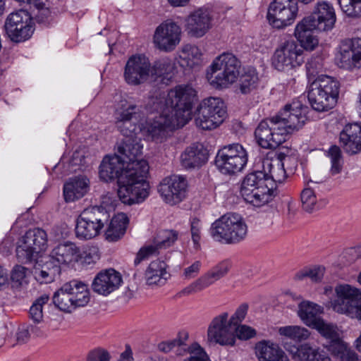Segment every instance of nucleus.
I'll return each instance as SVG.
<instances>
[{
    "instance_id": "13d9d810",
    "label": "nucleus",
    "mask_w": 361,
    "mask_h": 361,
    "mask_svg": "<svg viewBox=\"0 0 361 361\" xmlns=\"http://www.w3.org/2000/svg\"><path fill=\"white\" fill-rule=\"evenodd\" d=\"M30 274V271L27 268L17 264L11 270V279L17 286H22L24 283H27V278Z\"/></svg>"
},
{
    "instance_id": "6e6552de",
    "label": "nucleus",
    "mask_w": 361,
    "mask_h": 361,
    "mask_svg": "<svg viewBox=\"0 0 361 361\" xmlns=\"http://www.w3.org/2000/svg\"><path fill=\"white\" fill-rule=\"evenodd\" d=\"M338 93V82L329 76L322 75L311 84L307 97L312 109L322 112L336 105Z\"/></svg>"
},
{
    "instance_id": "a19ab883",
    "label": "nucleus",
    "mask_w": 361,
    "mask_h": 361,
    "mask_svg": "<svg viewBox=\"0 0 361 361\" xmlns=\"http://www.w3.org/2000/svg\"><path fill=\"white\" fill-rule=\"evenodd\" d=\"M60 274L61 267L49 259L42 265L41 269L35 267L34 271L35 278L40 283H50Z\"/></svg>"
},
{
    "instance_id": "c85d7f7f",
    "label": "nucleus",
    "mask_w": 361,
    "mask_h": 361,
    "mask_svg": "<svg viewBox=\"0 0 361 361\" xmlns=\"http://www.w3.org/2000/svg\"><path fill=\"white\" fill-rule=\"evenodd\" d=\"M307 17L317 24L319 31L331 30L336 19L334 7L325 1L317 2L313 12Z\"/></svg>"
},
{
    "instance_id": "72a5a7b5",
    "label": "nucleus",
    "mask_w": 361,
    "mask_h": 361,
    "mask_svg": "<svg viewBox=\"0 0 361 361\" xmlns=\"http://www.w3.org/2000/svg\"><path fill=\"white\" fill-rule=\"evenodd\" d=\"M167 265L164 261L152 262L145 271L146 282L148 285H164L170 274L166 271Z\"/></svg>"
},
{
    "instance_id": "f257e3e1",
    "label": "nucleus",
    "mask_w": 361,
    "mask_h": 361,
    "mask_svg": "<svg viewBox=\"0 0 361 361\" xmlns=\"http://www.w3.org/2000/svg\"><path fill=\"white\" fill-rule=\"evenodd\" d=\"M305 121L300 107L286 104L276 116L262 121L255 135L262 147L276 148L286 140L288 134L302 128Z\"/></svg>"
},
{
    "instance_id": "bb28decb",
    "label": "nucleus",
    "mask_w": 361,
    "mask_h": 361,
    "mask_svg": "<svg viewBox=\"0 0 361 361\" xmlns=\"http://www.w3.org/2000/svg\"><path fill=\"white\" fill-rule=\"evenodd\" d=\"M339 142L343 150L349 154L361 151V123H348L339 135Z\"/></svg>"
},
{
    "instance_id": "20e7f679",
    "label": "nucleus",
    "mask_w": 361,
    "mask_h": 361,
    "mask_svg": "<svg viewBox=\"0 0 361 361\" xmlns=\"http://www.w3.org/2000/svg\"><path fill=\"white\" fill-rule=\"evenodd\" d=\"M126 164L120 156L117 154L106 156L99 166V176L106 182L117 178L118 185V196L123 203L130 205L142 202L149 195V190H147V194L144 196L140 195L142 192L140 191L141 188L135 185L133 180L132 185L128 187V192L125 194L126 197L121 196L120 193L121 184L119 183V179L123 176H126Z\"/></svg>"
},
{
    "instance_id": "774afa93",
    "label": "nucleus",
    "mask_w": 361,
    "mask_h": 361,
    "mask_svg": "<svg viewBox=\"0 0 361 361\" xmlns=\"http://www.w3.org/2000/svg\"><path fill=\"white\" fill-rule=\"evenodd\" d=\"M202 264L200 261H195L190 266L183 269V275L186 279H193L197 276L200 272Z\"/></svg>"
},
{
    "instance_id": "9d476101",
    "label": "nucleus",
    "mask_w": 361,
    "mask_h": 361,
    "mask_svg": "<svg viewBox=\"0 0 361 361\" xmlns=\"http://www.w3.org/2000/svg\"><path fill=\"white\" fill-rule=\"evenodd\" d=\"M336 298L331 302L333 310L361 321V291L348 284L336 286Z\"/></svg>"
},
{
    "instance_id": "69168bd1",
    "label": "nucleus",
    "mask_w": 361,
    "mask_h": 361,
    "mask_svg": "<svg viewBox=\"0 0 361 361\" xmlns=\"http://www.w3.org/2000/svg\"><path fill=\"white\" fill-rule=\"evenodd\" d=\"M109 352L101 348H95L89 352L86 361H110Z\"/></svg>"
},
{
    "instance_id": "f704fd0d",
    "label": "nucleus",
    "mask_w": 361,
    "mask_h": 361,
    "mask_svg": "<svg viewBox=\"0 0 361 361\" xmlns=\"http://www.w3.org/2000/svg\"><path fill=\"white\" fill-rule=\"evenodd\" d=\"M128 218L124 213H118L111 220L105 232V238L109 242H116L125 234Z\"/></svg>"
},
{
    "instance_id": "e2e57ef3",
    "label": "nucleus",
    "mask_w": 361,
    "mask_h": 361,
    "mask_svg": "<svg viewBox=\"0 0 361 361\" xmlns=\"http://www.w3.org/2000/svg\"><path fill=\"white\" fill-rule=\"evenodd\" d=\"M235 338L246 341L255 337L256 331L249 326L239 324L235 326Z\"/></svg>"
},
{
    "instance_id": "a211bd4d",
    "label": "nucleus",
    "mask_w": 361,
    "mask_h": 361,
    "mask_svg": "<svg viewBox=\"0 0 361 361\" xmlns=\"http://www.w3.org/2000/svg\"><path fill=\"white\" fill-rule=\"evenodd\" d=\"M231 264L228 262L223 261L214 267L210 271L191 283L176 294L178 298L188 296L201 292L215 281L227 274Z\"/></svg>"
},
{
    "instance_id": "7ed1b4c3",
    "label": "nucleus",
    "mask_w": 361,
    "mask_h": 361,
    "mask_svg": "<svg viewBox=\"0 0 361 361\" xmlns=\"http://www.w3.org/2000/svg\"><path fill=\"white\" fill-rule=\"evenodd\" d=\"M197 100V92L190 85H178L167 97L158 94L149 98L148 108L152 111L169 110L173 114L177 125L183 126L192 118V109Z\"/></svg>"
},
{
    "instance_id": "ea45409f",
    "label": "nucleus",
    "mask_w": 361,
    "mask_h": 361,
    "mask_svg": "<svg viewBox=\"0 0 361 361\" xmlns=\"http://www.w3.org/2000/svg\"><path fill=\"white\" fill-rule=\"evenodd\" d=\"M71 286L64 283L53 296L54 304L61 311L71 312L72 310L79 307L75 305L71 293H68L71 289Z\"/></svg>"
},
{
    "instance_id": "680f3d73",
    "label": "nucleus",
    "mask_w": 361,
    "mask_h": 361,
    "mask_svg": "<svg viewBox=\"0 0 361 361\" xmlns=\"http://www.w3.org/2000/svg\"><path fill=\"white\" fill-rule=\"evenodd\" d=\"M201 225L200 220L196 217L192 218L190 221V232L192 240L193 242L194 248L196 250L200 248V239H201Z\"/></svg>"
},
{
    "instance_id": "ddd939ff",
    "label": "nucleus",
    "mask_w": 361,
    "mask_h": 361,
    "mask_svg": "<svg viewBox=\"0 0 361 361\" xmlns=\"http://www.w3.org/2000/svg\"><path fill=\"white\" fill-rule=\"evenodd\" d=\"M304 49L295 39L281 42L275 50L272 64L276 69L283 71L301 66L304 63Z\"/></svg>"
},
{
    "instance_id": "bf43d9fd",
    "label": "nucleus",
    "mask_w": 361,
    "mask_h": 361,
    "mask_svg": "<svg viewBox=\"0 0 361 361\" xmlns=\"http://www.w3.org/2000/svg\"><path fill=\"white\" fill-rule=\"evenodd\" d=\"M187 352L190 354V356L185 358L184 361H210L204 350L197 343H193L188 346Z\"/></svg>"
},
{
    "instance_id": "338daca9",
    "label": "nucleus",
    "mask_w": 361,
    "mask_h": 361,
    "mask_svg": "<svg viewBox=\"0 0 361 361\" xmlns=\"http://www.w3.org/2000/svg\"><path fill=\"white\" fill-rule=\"evenodd\" d=\"M16 337L18 344L25 343L30 340V333L28 329L27 324H23L18 327Z\"/></svg>"
},
{
    "instance_id": "a878e982",
    "label": "nucleus",
    "mask_w": 361,
    "mask_h": 361,
    "mask_svg": "<svg viewBox=\"0 0 361 361\" xmlns=\"http://www.w3.org/2000/svg\"><path fill=\"white\" fill-rule=\"evenodd\" d=\"M317 30H319V27L308 17L297 24L294 34L303 49L312 51L318 45V39L315 35Z\"/></svg>"
},
{
    "instance_id": "6e6d98bb",
    "label": "nucleus",
    "mask_w": 361,
    "mask_h": 361,
    "mask_svg": "<svg viewBox=\"0 0 361 361\" xmlns=\"http://www.w3.org/2000/svg\"><path fill=\"white\" fill-rule=\"evenodd\" d=\"M341 10L348 16H361V0H338Z\"/></svg>"
},
{
    "instance_id": "7c9ffc66",
    "label": "nucleus",
    "mask_w": 361,
    "mask_h": 361,
    "mask_svg": "<svg viewBox=\"0 0 361 361\" xmlns=\"http://www.w3.org/2000/svg\"><path fill=\"white\" fill-rule=\"evenodd\" d=\"M255 353L259 361H288L279 345L269 341H262L255 345Z\"/></svg>"
},
{
    "instance_id": "c9c22d12",
    "label": "nucleus",
    "mask_w": 361,
    "mask_h": 361,
    "mask_svg": "<svg viewBox=\"0 0 361 361\" xmlns=\"http://www.w3.org/2000/svg\"><path fill=\"white\" fill-rule=\"evenodd\" d=\"M323 308L317 304L310 302H302L299 304L298 316L303 322L310 327H313L316 323L322 319L319 316Z\"/></svg>"
},
{
    "instance_id": "4be33fe9",
    "label": "nucleus",
    "mask_w": 361,
    "mask_h": 361,
    "mask_svg": "<svg viewBox=\"0 0 361 361\" xmlns=\"http://www.w3.org/2000/svg\"><path fill=\"white\" fill-rule=\"evenodd\" d=\"M187 181L183 176H172L166 178L159 185L158 190L169 204H175L181 202L186 195Z\"/></svg>"
},
{
    "instance_id": "2f4dec72",
    "label": "nucleus",
    "mask_w": 361,
    "mask_h": 361,
    "mask_svg": "<svg viewBox=\"0 0 361 361\" xmlns=\"http://www.w3.org/2000/svg\"><path fill=\"white\" fill-rule=\"evenodd\" d=\"M288 351L293 359L300 361H331V358L326 352L319 349H313L307 344L298 347L292 346Z\"/></svg>"
},
{
    "instance_id": "37998d69",
    "label": "nucleus",
    "mask_w": 361,
    "mask_h": 361,
    "mask_svg": "<svg viewBox=\"0 0 361 361\" xmlns=\"http://www.w3.org/2000/svg\"><path fill=\"white\" fill-rule=\"evenodd\" d=\"M188 338V334L187 332L179 333L178 338L167 341H163L159 343L158 349L164 353H169L174 348L177 347V354L179 355H184L187 351L186 341Z\"/></svg>"
},
{
    "instance_id": "052dcab7",
    "label": "nucleus",
    "mask_w": 361,
    "mask_h": 361,
    "mask_svg": "<svg viewBox=\"0 0 361 361\" xmlns=\"http://www.w3.org/2000/svg\"><path fill=\"white\" fill-rule=\"evenodd\" d=\"M324 345L333 355L338 358L343 354V352L348 348L347 345L341 338V336H338V340H331Z\"/></svg>"
},
{
    "instance_id": "9b49d317",
    "label": "nucleus",
    "mask_w": 361,
    "mask_h": 361,
    "mask_svg": "<svg viewBox=\"0 0 361 361\" xmlns=\"http://www.w3.org/2000/svg\"><path fill=\"white\" fill-rule=\"evenodd\" d=\"M226 116V107L219 97L202 101L197 109L196 125L203 130H212L221 125Z\"/></svg>"
},
{
    "instance_id": "a18cd8bd",
    "label": "nucleus",
    "mask_w": 361,
    "mask_h": 361,
    "mask_svg": "<svg viewBox=\"0 0 361 361\" xmlns=\"http://www.w3.org/2000/svg\"><path fill=\"white\" fill-rule=\"evenodd\" d=\"M326 156L330 161V173L332 176L341 173L344 166V158L341 148L337 145H332L326 152Z\"/></svg>"
},
{
    "instance_id": "09e8293b",
    "label": "nucleus",
    "mask_w": 361,
    "mask_h": 361,
    "mask_svg": "<svg viewBox=\"0 0 361 361\" xmlns=\"http://www.w3.org/2000/svg\"><path fill=\"white\" fill-rule=\"evenodd\" d=\"M178 231L173 229H164L159 231L154 237L155 243L162 249H166L172 246L178 240Z\"/></svg>"
},
{
    "instance_id": "1a4fd4ad",
    "label": "nucleus",
    "mask_w": 361,
    "mask_h": 361,
    "mask_svg": "<svg viewBox=\"0 0 361 361\" xmlns=\"http://www.w3.org/2000/svg\"><path fill=\"white\" fill-rule=\"evenodd\" d=\"M109 219V214L104 207H92L84 209L77 219L76 237L84 240L96 237Z\"/></svg>"
},
{
    "instance_id": "f03ea898",
    "label": "nucleus",
    "mask_w": 361,
    "mask_h": 361,
    "mask_svg": "<svg viewBox=\"0 0 361 361\" xmlns=\"http://www.w3.org/2000/svg\"><path fill=\"white\" fill-rule=\"evenodd\" d=\"M139 137L124 138L118 148V152L126 164V176L119 179L121 184L120 193L125 196L128 192V187L132 185L133 179L135 185L141 188L140 195L143 196L149 190V183L145 178L149 171V165L146 160L141 159L142 146Z\"/></svg>"
},
{
    "instance_id": "c03bdc74",
    "label": "nucleus",
    "mask_w": 361,
    "mask_h": 361,
    "mask_svg": "<svg viewBox=\"0 0 361 361\" xmlns=\"http://www.w3.org/2000/svg\"><path fill=\"white\" fill-rule=\"evenodd\" d=\"M18 260L21 263L37 262L41 255L23 238L19 240L16 249Z\"/></svg>"
},
{
    "instance_id": "6ab92c4d",
    "label": "nucleus",
    "mask_w": 361,
    "mask_h": 361,
    "mask_svg": "<svg viewBox=\"0 0 361 361\" xmlns=\"http://www.w3.org/2000/svg\"><path fill=\"white\" fill-rule=\"evenodd\" d=\"M181 29L172 20L161 23L154 35V43L160 50L171 51L180 41Z\"/></svg>"
},
{
    "instance_id": "8fccbe9b",
    "label": "nucleus",
    "mask_w": 361,
    "mask_h": 361,
    "mask_svg": "<svg viewBox=\"0 0 361 361\" xmlns=\"http://www.w3.org/2000/svg\"><path fill=\"white\" fill-rule=\"evenodd\" d=\"M313 329H317L319 333L326 339V343L331 340H338L340 336V331L336 325L326 323L322 319L316 323Z\"/></svg>"
},
{
    "instance_id": "aec40b11",
    "label": "nucleus",
    "mask_w": 361,
    "mask_h": 361,
    "mask_svg": "<svg viewBox=\"0 0 361 361\" xmlns=\"http://www.w3.org/2000/svg\"><path fill=\"white\" fill-rule=\"evenodd\" d=\"M150 75V63L147 58L134 55L129 58L125 66L124 78L131 85L145 82Z\"/></svg>"
},
{
    "instance_id": "f8f14e48",
    "label": "nucleus",
    "mask_w": 361,
    "mask_h": 361,
    "mask_svg": "<svg viewBox=\"0 0 361 361\" xmlns=\"http://www.w3.org/2000/svg\"><path fill=\"white\" fill-rule=\"evenodd\" d=\"M247 161V152L238 143L223 147L218 151L215 158L216 166L224 174H235L241 171Z\"/></svg>"
},
{
    "instance_id": "473e14b6",
    "label": "nucleus",
    "mask_w": 361,
    "mask_h": 361,
    "mask_svg": "<svg viewBox=\"0 0 361 361\" xmlns=\"http://www.w3.org/2000/svg\"><path fill=\"white\" fill-rule=\"evenodd\" d=\"M207 160V154L202 146L192 145L187 147L180 156L182 166L185 169L201 166Z\"/></svg>"
},
{
    "instance_id": "393cba45",
    "label": "nucleus",
    "mask_w": 361,
    "mask_h": 361,
    "mask_svg": "<svg viewBox=\"0 0 361 361\" xmlns=\"http://www.w3.org/2000/svg\"><path fill=\"white\" fill-rule=\"evenodd\" d=\"M339 61L348 69L361 66V38L345 40L340 47Z\"/></svg>"
},
{
    "instance_id": "5701e85b",
    "label": "nucleus",
    "mask_w": 361,
    "mask_h": 361,
    "mask_svg": "<svg viewBox=\"0 0 361 361\" xmlns=\"http://www.w3.org/2000/svg\"><path fill=\"white\" fill-rule=\"evenodd\" d=\"M212 16L210 12L199 8L191 13L185 20V30L195 37L204 36L212 27Z\"/></svg>"
},
{
    "instance_id": "dca6fc26",
    "label": "nucleus",
    "mask_w": 361,
    "mask_h": 361,
    "mask_svg": "<svg viewBox=\"0 0 361 361\" xmlns=\"http://www.w3.org/2000/svg\"><path fill=\"white\" fill-rule=\"evenodd\" d=\"M228 313L215 317L207 329V341L212 344L233 346L235 343V328L228 321Z\"/></svg>"
},
{
    "instance_id": "3c124183",
    "label": "nucleus",
    "mask_w": 361,
    "mask_h": 361,
    "mask_svg": "<svg viewBox=\"0 0 361 361\" xmlns=\"http://www.w3.org/2000/svg\"><path fill=\"white\" fill-rule=\"evenodd\" d=\"M258 75L255 70L250 69L245 73L240 80V90L243 94L250 93L255 90L258 83Z\"/></svg>"
},
{
    "instance_id": "e433bc0d",
    "label": "nucleus",
    "mask_w": 361,
    "mask_h": 361,
    "mask_svg": "<svg viewBox=\"0 0 361 361\" xmlns=\"http://www.w3.org/2000/svg\"><path fill=\"white\" fill-rule=\"evenodd\" d=\"M173 69L174 66L170 60L162 59L155 61L150 67V74L154 77V80L160 78V82L168 85L173 76Z\"/></svg>"
},
{
    "instance_id": "603ef678",
    "label": "nucleus",
    "mask_w": 361,
    "mask_h": 361,
    "mask_svg": "<svg viewBox=\"0 0 361 361\" xmlns=\"http://www.w3.org/2000/svg\"><path fill=\"white\" fill-rule=\"evenodd\" d=\"M49 301V296L43 295L38 298L32 305L29 310V318L35 324H39L43 321V305Z\"/></svg>"
},
{
    "instance_id": "c756f323",
    "label": "nucleus",
    "mask_w": 361,
    "mask_h": 361,
    "mask_svg": "<svg viewBox=\"0 0 361 361\" xmlns=\"http://www.w3.org/2000/svg\"><path fill=\"white\" fill-rule=\"evenodd\" d=\"M90 189V180L83 176L70 178L63 185L66 202H74L82 198Z\"/></svg>"
},
{
    "instance_id": "cd10ccee",
    "label": "nucleus",
    "mask_w": 361,
    "mask_h": 361,
    "mask_svg": "<svg viewBox=\"0 0 361 361\" xmlns=\"http://www.w3.org/2000/svg\"><path fill=\"white\" fill-rule=\"evenodd\" d=\"M80 257V248L70 241L58 244L51 250L49 255V259L60 267L61 264L66 265L76 262Z\"/></svg>"
},
{
    "instance_id": "864d4df0",
    "label": "nucleus",
    "mask_w": 361,
    "mask_h": 361,
    "mask_svg": "<svg viewBox=\"0 0 361 361\" xmlns=\"http://www.w3.org/2000/svg\"><path fill=\"white\" fill-rule=\"evenodd\" d=\"M300 200L302 209L307 212L311 213L317 208V198L312 189L305 188L301 192Z\"/></svg>"
},
{
    "instance_id": "412c9836",
    "label": "nucleus",
    "mask_w": 361,
    "mask_h": 361,
    "mask_svg": "<svg viewBox=\"0 0 361 361\" xmlns=\"http://www.w3.org/2000/svg\"><path fill=\"white\" fill-rule=\"evenodd\" d=\"M147 109L151 112L154 111L148 108V103L147 104ZM157 111L160 112V114L159 116H155L148 125L147 133L153 140L162 141L169 132L178 126L173 114L170 113L169 110L159 109Z\"/></svg>"
},
{
    "instance_id": "0e129e2a",
    "label": "nucleus",
    "mask_w": 361,
    "mask_h": 361,
    "mask_svg": "<svg viewBox=\"0 0 361 361\" xmlns=\"http://www.w3.org/2000/svg\"><path fill=\"white\" fill-rule=\"evenodd\" d=\"M248 305L245 303L240 305L235 313L231 317V318L228 321L234 326L235 329V326L240 324V323L244 320L245 316L247 313Z\"/></svg>"
},
{
    "instance_id": "39448f33",
    "label": "nucleus",
    "mask_w": 361,
    "mask_h": 361,
    "mask_svg": "<svg viewBox=\"0 0 361 361\" xmlns=\"http://www.w3.org/2000/svg\"><path fill=\"white\" fill-rule=\"evenodd\" d=\"M273 188L274 184H271L269 178H266V173L256 171L245 176L240 192L247 202L255 207H261L272 200Z\"/></svg>"
},
{
    "instance_id": "5fc2aeb1",
    "label": "nucleus",
    "mask_w": 361,
    "mask_h": 361,
    "mask_svg": "<svg viewBox=\"0 0 361 361\" xmlns=\"http://www.w3.org/2000/svg\"><path fill=\"white\" fill-rule=\"evenodd\" d=\"M160 250L161 249L153 239L152 243L146 245L140 249L134 260L135 265L137 266L142 261L149 259L150 257L159 255Z\"/></svg>"
},
{
    "instance_id": "b1692460",
    "label": "nucleus",
    "mask_w": 361,
    "mask_h": 361,
    "mask_svg": "<svg viewBox=\"0 0 361 361\" xmlns=\"http://www.w3.org/2000/svg\"><path fill=\"white\" fill-rule=\"evenodd\" d=\"M122 283L121 274L114 269L99 272L95 276L92 287L94 292L107 295L119 288Z\"/></svg>"
},
{
    "instance_id": "de8ad7c7",
    "label": "nucleus",
    "mask_w": 361,
    "mask_h": 361,
    "mask_svg": "<svg viewBox=\"0 0 361 361\" xmlns=\"http://www.w3.org/2000/svg\"><path fill=\"white\" fill-rule=\"evenodd\" d=\"M201 55V51L197 47L186 44L182 49L180 58L185 66L193 68L199 63Z\"/></svg>"
},
{
    "instance_id": "4d7b16f0",
    "label": "nucleus",
    "mask_w": 361,
    "mask_h": 361,
    "mask_svg": "<svg viewBox=\"0 0 361 361\" xmlns=\"http://www.w3.org/2000/svg\"><path fill=\"white\" fill-rule=\"evenodd\" d=\"M324 274V268L322 267H314L313 269H304L295 274V279L302 280L305 278H310L312 281H320Z\"/></svg>"
},
{
    "instance_id": "4c0bfd02",
    "label": "nucleus",
    "mask_w": 361,
    "mask_h": 361,
    "mask_svg": "<svg viewBox=\"0 0 361 361\" xmlns=\"http://www.w3.org/2000/svg\"><path fill=\"white\" fill-rule=\"evenodd\" d=\"M266 173V178L274 183H282L286 178V172L284 169V162L279 160H270L267 159L263 161V171Z\"/></svg>"
},
{
    "instance_id": "f3484780",
    "label": "nucleus",
    "mask_w": 361,
    "mask_h": 361,
    "mask_svg": "<svg viewBox=\"0 0 361 361\" xmlns=\"http://www.w3.org/2000/svg\"><path fill=\"white\" fill-rule=\"evenodd\" d=\"M140 118V108L125 101L116 112V127L125 138L137 137V130H140L137 123Z\"/></svg>"
},
{
    "instance_id": "79ce46f5",
    "label": "nucleus",
    "mask_w": 361,
    "mask_h": 361,
    "mask_svg": "<svg viewBox=\"0 0 361 361\" xmlns=\"http://www.w3.org/2000/svg\"><path fill=\"white\" fill-rule=\"evenodd\" d=\"M66 285L71 286L68 293H71L75 305L84 307L89 302L90 291L87 284L78 280H72L66 283Z\"/></svg>"
},
{
    "instance_id": "0eeeda50",
    "label": "nucleus",
    "mask_w": 361,
    "mask_h": 361,
    "mask_svg": "<svg viewBox=\"0 0 361 361\" xmlns=\"http://www.w3.org/2000/svg\"><path fill=\"white\" fill-rule=\"evenodd\" d=\"M247 226L240 215L227 213L216 219L210 228V234L216 241L226 244L238 243L245 239Z\"/></svg>"
},
{
    "instance_id": "58836bf2",
    "label": "nucleus",
    "mask_w": 361,
    "mask_h": 361,
    "mask_svg": "<svg viewBox=\"0 0 361 361\" xmlns=\"http://www.w3.org/2000/svg\"><path fill=\"white\" fill-rule=\"evenodd\" d=\"M28 245L32 247L40 255L47 248V233L39 228L30 229L22 238Z\"/></svg>"
},
{
    "instance_id": "2eb2a0df",
    "label": "nucleus",
    "mask_w": 361,
    "mask_h": 361,
    "mask_svg": "<svg viewBox=\"0 0 361 361\" xmlns=\"http://www.w3.org/2000/svg\"><path fill=\"white\" fill-rule=\"evenodd\" d=\"M298 13L297 0H274L269 5L267 19L272 27L283 29L294 23Z\"/></svg>"
},
{
    "instance_id": "49530a36",
    "label": "nucleus",
    "mask_w": 361,
    "mask_h": 361,
    "mask_svg": "<svg viewBox=\"0 0 361 361\" xmlns=\"http://www.w3.org/2000/svg\"><path fill=\"white\" fill-rule=\"evenodd\" d=\"M281 336L287 337L295 342H302L308 339L310 332L305 327L300 326H286L279 329Z\"/></svg>"
},
{
    "instance_id": "423d86ee",
    "label": "nucleus",
    "mask_w": 361,
    "mask_h": 361,
    "mask_svg": "<svg viewBox=\"0 0 361 361\" xmlns=\"http://www.w3.org/2000/svg\"><path fill=\"white\" fill-rule=\"evenodd\" d=\"M240 63L232 53H223L217 56L207 71L209 83L216 89L226 88L239 75Z\"/></svg>"
},
{
    "instance_id": "4468645a",
    "label": "nucleus",
    "mask_w": 361,
    "mask_h": 361,
    "mask_svg": "<svg viewBox=\"0 0 361 361\" xmlns=\"http://www.w3.org/2000/svg\"><path fill=\"white\" fill-rule=\"evenodd\" d=\"M33 21L30 13L23 9L10 13L4 28L11 41L21 42L28 39L34 32Z\"/></svg>"
}]
</instances>
